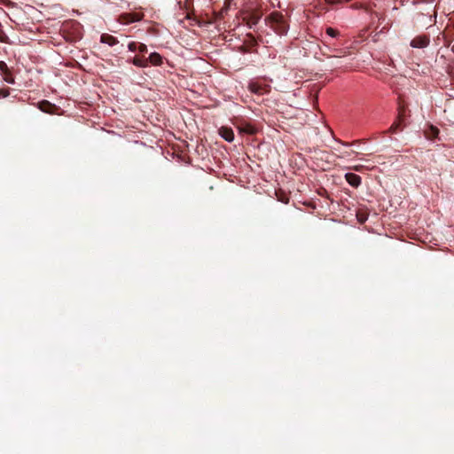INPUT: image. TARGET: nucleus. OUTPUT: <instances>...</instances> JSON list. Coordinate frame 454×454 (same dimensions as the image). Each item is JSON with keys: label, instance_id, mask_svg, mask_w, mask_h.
<instances>
[{"label": "nucleus", "instance_id": "obj_1", "mask_svg": "<svg viewBox=\"0 0 454 454\" xmlns=\"http://www.w3.org/2000/svg\"><path fill=\"white\" fill-rule=\"evenodd\" d=\"M82 25L76 20L65 21L59 29L63 38L67 42H76L82 36Z\"/></svg>", "mask_w": 454, "mask_h": 454}, {"label": "nucleus", "instance_id": "obj_2", "mask_svg": "<svg viewBox=\"0 0 454 454\" xmlns=\"http://www.w3.org/2000/svg\"><path fill=\"white\" fill-rule=\"evenodd\" d=\"M271 28L278 35H286L289 25L284 15L279 12H271L266 19Z\"/></svg>", "mask_w": 454, "mask_h": 454}, {"label": "nucleus", "instance_id": "obj_3", "mask_svg": "<svg viewBox=\"0 0 454 454\" xmlns=\"http://www.w3.org/2000/svg\"><path fill=\"white\" fill-rule=\"evenodd\" d=\"M407 117V108L403 103H399L398 106V115L396 120L393 122L390 128L385 131V133H396L398 130H402L406 126L405 119Z\"/></svg>", "mask_w": 454, "mask_h": 454}, {"label": "nucleus", "instance_id": "obj_4", "mask_svg": "<svg viewBox=\"0 0 454 454\" xmlns=\"http://www.w3.org/2000/svg\"><path fill=\"white\" fill-rule=\"evenodd\" d=\"M144 16L141 12H123L118 16L117 21L122 25H129L142 20Z\"/></svg>", "mask_w": 454, "mask_h": 454}, {"label": "nucleus", "instance_id": "obj_5", "mask_svg": "<svg viewBox=\"0 0 454 454\" xmlns=\"http://www.w3.org/2000/svg\"><path fill=\"white\" fill-rule=\"evenodd\" d=\"M270 85L258 81H252L248 83V90L256 95H264L270 91Z\"/></svg>", "mask_w": 454, "mask_h": 454}, {"label": "nucleus", "instance_id": "obj_6", "mask_svg": "<svg viewBox=\"0 0 454 454\" xmlns=\"http://www.w3.org/2000/svg\"><path fill=\"white\" fill-rule=\"evenodd\" d=\"M328 51H322V54L326 58H342L348 54V51L342 48H330L327 47Z\"/></svg>", "mask_w": 454, "mask_h": 454}, {"label": "nucleus", "instance_id": "obj_7", "mask_svg": "<svg viewBox=\"0 0 454 454\" xmlns=\"http://www.w3.org/2000/svg\"><path fill=\"white\" fill-rule=\"evenodd\" d=\"M430 43V38L427 35H418L411 42V46L413 48H425Z\"/></svg>", "mask_w": 454, "mask_h": 454}, {"label": "nucleus", "instance_id": "obj_8", "mask_svg": "<svg viewBox=\"0 0 454 454\" xmlns=\"http://www.w3.org/2000/svg\"><path fill=\"white\" fill-rule=\"evenodd\" d=\"M239 129L241 133L248 134V135H254L257 133V128L254 126L251 123L248 122H242L239 126Z\"/></svg>", "mask_w": 454, "mask_h": 454}, {"label": "nucleus", "instance_id": "obj_9", "mask_svg": "<svg viewBox=\"0 0 454 454\" xmlns=\"http://www.w3.org/2000/svg\"><path fill=\"white\" fill-rule=\"evenodd\" d=\"M346 181L353 187H358L361 184V176L354 173L345 175Z\"/></svg>", "mask_w": 454, "mask_h": 454}, {"label": "nucleus", "instance_id": "obj_10", "mask_svg": "<svg viewBox=\"0 0 454 454\" xmlns=\"http://www.w3.org/2000/svg\"><path fill=\"white\" fill-rule=\"evenodd\" d=\"M147 61H148V66L149 65L161 66L163 63V58L158 52H153L147 58Z\"/></svg>", "mask_w": 454, "mask_h": 454}, {"label": "nucleus", "instance_id": "obj_11", "mask_svg": "<svg viewBox=\"0 0 454 454\" xmlns=\"http://www.w3.org/2000/svg\"><path fill=\"white\" fill-rule=\"evenodd\" d=\"M219 134L224 140H226L228 142H232L234 140V133L231 128H228V127L220 128Z\"/></svg>", "mask_w": 454, "mask_h": 454}, {"label": "nucleus", "instance_id": "obj_12", "mask_svg": "<svg viewBox=\"0 0 454 454\" xmlns=\"http://www.w3.org/2000/svg\"><path fill=\"white\" fill-rule=\"evenodd\" d=\"M100 42L102 43H106L109 46L116 45L119 43V41L116 37H114L109 34H102L100 36Z\"/></svg>", "mask_w": 454, "mask_h": 454}, {"label": "nucleus", "instance_id": "obj_13", "mask_svg": "<svg viewBox=\"0 0 454 454\" xmlns=\"http://www.w3.org/2000/svg\"><path fill=\"white\" fill-rule=\"evenodd\" d=\"M129 63H132L134 66L141 68L148 67V61L146 59H140V55H137L131 59L128 60Z\"/></svg>", "mask_w": 454, "mask_h": 454}, {"label": "nucleus", "instance_id": "obj_14", "mask_svg": "<svg viewBox=\"0 0 454 454\" xmlns=\"http://www.w3.org/2000/svg\"><path fill=\"white\" fill-rule=\"evenodd\" d=\"M424 132L427 139H434L438 137L440 131L436 127L430 125Z\"/></svg>", "mask_w": 454, "mask_h": 454}, {"label": "nucleus", "instance_id": "obj_15", "mask_svg": "<svg viewBox=\"0 0 454 454\" xmlns=\"http://www.w3.org/2000/svg\"><path fill=\"white\" fill-rule=\"evenodd\" d=\"M55 107V105L51 104L48 100H43L39 102V108L44 113H51L52 109Z\"/></svg>", "mask_w": 454, "mask_h": 454}, {"label": "nucleus", "instance_id": "obj_16", "mask_svg": "<svg viewBox=\"0 0 454 454\" xmlns=\"http://www.w3.org/2000/svg\"><path fill=\"white\" fill-rule=\"evenodd\" d=\"M325 33L331 37H336L339 35V31L333 27H327Z\"/></svg>", "mask_w": 454, "mask_h": 454}, {"label": "nucleus", "instance_id": "obj_17", "mask_svg": "<svg viewBox=\"0 0 454 454\" xmlns=\"http://www.w3.org/2000/svg\"><path fill=\"white\" fill-rule=\"evenodd\" d=\"M137 51H138L139 54L145 55L148 51L147 46L143 43H139L137 45Z\"/></svg>", "mask_w": 454, "mask_h": 454}, {"label": "nucleus", "instance_id": "obj_18", "mask_svg": "<svg viewBox=\"0 0 454 454\" xmlns=\"http://www.w3.org/2000/svg\"><path fill=\"white\" fill-rule=\"evenodd\" d=\"M139 43L137 42H130L129 44H128V49L129 51H137V45H138Z\"/></svg>", "mask_w": 454, "mask_h": 454}, {"label": "nucleus", "instance_id": "obj_19", "mask_svg": "<svg viewBox=\"0 0 454 454\" xmlns=\"http://www.w3.org/2000/svg\"><path fill=\"white\" fill-rule=\"evenodd\" d=\"M0 70L5 72L8 70L7 65L4 61H0Z\"/></svg>", "mask_w": 454, "mask_h": 454}, {"label": "nucleus", "instance_id": "obj_20", "mask_svg": "<svg viewBox=\"0 0 454 454\" xmlns=\"http://www.w3.org/2000/svg\"><path fill=\"white\" fill-rule=\"evenodd\" d=\"M362 168H363L362 165H357V166L353 167V169L356 171H361Z\"/></svg>", "mask_w": 454, "mask_h": 454}, {"label": "nucleus", "instance_id": "obj_21", "mask_svg": "<svg viewBox=\"0 0 454 454\" xmlns=\"http://www.w3.org/2000/svg\"><path fill=\"white\" fill-rule=\"evenodd\" d=\"M139 55H140V59H147V58H146L145 55H143V54H139Z\"/></svg>", "mask_w": 454, "mask_h": 454}, {"label": "nucleus", "instance_id": "obj_22", "mask_svg": "<svg viewBox=\"0 0 454 454\" xmlns=\"http://www.w3.org/2000/svg\"><path fill=\"white\" fill-rule=\"evenodd\" d=\"M341 144H342L343 145H346V146H348V145H350V144H349V143H348V142H341Z\"/></svg>", "mask_w": 454, "mask_h": 454}, {"label": "nucleus", "instance_id": "obj_23", "mask_svg": "<svg viewBox=\"0 0 454 454\" xmlns=\"http://www.w3.org/2000/svg\"><path fill=\"white\" fill-rule=\"evenodd\" d=\"M5 80H6V81H7L8 82H10V83H12V82H14V80H12H12H9V79H5Z\"/></svg>", "mask_w": 454, "mask_h": 454}, {"label": "nucleus", "instance_id": "obj_24", "mask_svg": "<svg viewBox=\"0 0 454 454\" xmlns=\"http://www.w3.org/2000/svg\"><path fill=\"white\" fill-rule=\"evenodd\" d=\"M351 153H356L355 151H352L351 153H347L348 155H350Z\"/></svg>", "mask_w": 454, "mask_h": 454}]
</instances>
